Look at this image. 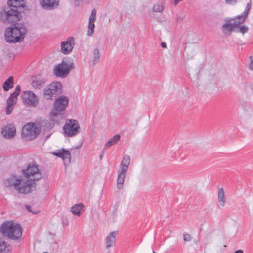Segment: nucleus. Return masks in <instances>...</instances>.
I'll return each mask as SVG.
<instances>
[{
	"instance_id": "1",
	"label": "nucleus",
	"mask_w": 253,
	"mask_h": 253,
	"mask_svg": "<svg viewBox=\"0 0 253 253\" xmlns=\"http://www.w3.org/2000/svg\"><path fill=\"white\" fill-rule=\"evenodd\" d=\"M7 4L8 7L5 8L0 13L1 19L9 23L18 21L19 20V9L23 7L22 1L20 0H8Z\"/></svg>"
},
{
	"instance_id": "2",
	"label": "nucleus",
	"mask_w": 253,
	"mask_h": 253,
	"mask_svg": "<svg viewBox=\"0 0 253 253\" xmlns=\"http://www.w3.org/2000/svg\"><path fill=\"white\" fill-rule=\"evenodd\" d=\"M4 184L6 187H14L19 192L22 194H28L33 191L34 185L27 181L23 180L22 177L17 178L12 176L5 180Z\"/></svg>"
},
{
	"instance_id": "3",
	"label": "nucleus",
	"mask_w": 253,
	"mask_h": 253,
	"mask_svg": "<svg viewBox=\"0 0 253 253\" xmlns=\"http://www.w3.org/2000/svg\"><path fill=\"white\" fill-rule=\"evenodd\" d=\"M0 231L4 237L13 240H18L22 235V229L20 225L13 221L2 223L0 226Z\"/></svg>"
},
{
	"instance_id": "4",
	"label": "nucleus",
	"mask_w": 253,
	"mask_h": 253,
	"mask_svg": "<svg viewBox=\"0 0 253 253\" xmlns=\"http://www.w3.org/2000/svg\"><path fill=\"white\" fill-rule=\"evenodd\" d=\"M26 32V28L22 24L8 28L5 33V40L9 43L21 42L24 38Z\"/></svg>"
},
{
	"instance_id": "5",
	"label": "nucleus",
	"mask_w": 253,
	"mask_h": 253,
	"mask_svg": "<svg viewBox=\"0 0 253 253\" xmlns=\"http://www.w3.org/2000/svg\"><path fill=\"white\" fill-rule=\"evenodd\" d=\"M23 176V180L27 181L28 183L31 182L34 185L33 190L36 187V181L39 180L42 177V174L40 172L38 166L35 164H30L27 169L22 170Z\"/></svg>"
},
{
	"instance_id": "6",
	"label": "nucleus",
	"mask_w": 253,
	"mask_h": 253,
	"mask_svg": "<svg viewBox=\"0 0 253 253\" xmlns=\"http://www.w3.org/2000/svg\"><path fill=\"white\" fill-rule=\"evenodd\" d=\"M62 93V84L59 82H53L43 90V97L46 100H53Z\"/></svg>"
},
{
	"instance_id": "7",
	"label": "nucleus",
	"mask_w": 253,
	"mask_h": 253,
	"mask_svg": "<svg viewBox=\"0 0 253 253\" xmlns=\"http://www.w3.org/2000/svg\"><path fill=\"white\" fill-rule=\"evenodd\" d=\"M41 128L39 124L30 122L25 125L22 130V134L26 139L32 140L40 133Z\"/></svg>"
},
{
	"instance_id": "8",
	"label": "nucleus",
	"mask_w": 253,
	"mask_h": 253,
	"mask_svg": "<svg viewBox=\"0 0 253 253\" xmlns=\"http://www.w3.org/2000/svg\"><path fill=\"white\" fill-rule=\"evenodd\" d=\"M79 124L77 120L67 119L63 126V130L66 135L68 137H73L79 133Z\"/></svg>"
},
{
	"instance_id": "9",
	"label": "nucleus",
	"mask_w": 253,
	"mask_h": 253,
	"mask_svg": "<svg viewBox=\"0 0 253 253\" xmlns=\"http://www.w3.org/2000/svg\"><path fill=\"white\" fill-rule=\"evenodd\" d=\"M63 116L60 113L52 112L50 117L45 119L42 122V126L45 130H51L54 126L55 123L59 124L60 121L62 119Z\"/></svg>"
},
{
	"instance_id": "10",
	"label": "nucleus",
	"mask_w": 253,
	"mask_h": 253,
	"mask_svg": "<svg viewBox=\"0 0 253 253\" xmlns=\"http://www.w3.org/2000/svg\"><path fill=\"white\" fill-rule=\"evenodd\" d=\"M74 67V64L71 63L67 64L62 61L61 63L55 66L54 68V74L55 76L61 78L67 77L70 71Z\"/></svg>"
},
{
	"instance_id": "11",
	"label": "nucleus",
	"mask_w": 253,
	"mask_h": 253,
	"mask_svg": "<svg viewBox=\"0 0 253 253\" xmlns=\"http://www.w3.org/2000/svg\"><path fill=\"white\" fill-rule=\"evenodd\" d=\"M21 97L24 104L29 106H35L39 102L37 96L31 91H23Z\"/></svg>"
},
{
	"instance_id": "12",
	"label": "nucleus",
	"mask_w": 253,
	"mask_h": 253,
	"mask_svg": "<svg viewBox=\"0 0 253 253\" xmlns=\"http://www.w3.org/2000/svg\"><path fill=\"white\" fill-rule=\"evenodd\" d=\"M75 45V40L73 37H68L61 43V51L64 54L70 53Z\"/></svg>"
},
{
	"instance_id": "13",
	"label": "nucleus",
	"mask_w": 253,
	"mask_h": 253,
	"mask_svg": "<svg viewBox=\"0 0 253 253\" xmlns=\"http://www.w3.org/2000/svg\"><path fill=\"white\" fill-rule=\"evenodd\" d=\"M69 102L67 97L61 96L56 99L54 103V108L56 111H62L64 110L67 106Z\"/></svg>"
},
{
	"instance_id": "14",
	"label": "nucleus",
	"mask_w": 253,
	"mask_h": 253,
	"mask_svg": "<svg viewBox=\"0 0 253 253\" xmlns=\"http://www.w3.org/2000/svg\"><path fill=\"white\" fill-rule=\"evenodd\" d=\"M41 6L46 10L55 9L59 5V0H40Z\"/></svg>"
},
{
	"instance_id": "15",
	"label": "nucleus",
	"mask_w": 253,
	"mask_h": 253,
	"mask_svg": "<svg viewBox=\"0 0 253 253\" xmlns=\"http://www.w3.org/2000/svg\"><path fill=\"white\" fill-rule=\"evenodd\" d=\"M1 134L5 138L11 139L15 135V128L12 125L8 124L3 127Z\"/></svg>"
},
{
	"instance_id": "16",
	"label": "nucleus",
	"mask_w": 253,
	"mask_h": 253,
	"mask_svg": "<svg viewBox=\"0 0 253 253\" xmlns=\"http://www.w3.org/2000/svg\"><path fill=\"white\" fill-rule=\"evenodd\" d=\"M53 154L62 158L65 164H69L71 162V154L68 150L62 149L59 150L58 152H53Z\"/></svg>"
},
{
	"instance_id": "17",
	"label": "nucleus",
	"mask_w": 253,
	"mask_h": 253,
	"mask_svg": "<svg viewBox=\"0 0 253 253\" xmlns=\"http://www.w3.org/2000/svg\"><path fill=\"white\" fill-rule=\"evenodd\" d=\"M96 10L95 9H93L89 18L88 30L87 33V35L89 36H92L94 33V29L95 27L94 22L96 20Z\"/></svg>"
},
{
	"instance_id": "18",
	"label": "nucleus",
	"mask_w": 253,
	"mask_h": 253,
	"mask_svg": "<svg viewBox=\"0 0 253 253\" xmlns=\"http://www.w3.org/2000/svg\"><path fill=\"white\" fill-rule=\"evenodd\" d=\"M130 163V157L127 155H124L120 165V171L127 172Z\"/></svg>"
},
{
	"instance_id": "19",
	"label": "nucleus",
	"mask_w": 253,
	"mask_h": 253,
	"mask_svg": "<svg viewBox=\"0 0 253 253\" xmlns=\"http://www.w3.org/2000/svg\"><path fill=\"white\" fill-rule=\"evenodd\" d=\"M84 205L82 203L76 204L71 208L70 211L73 214L80 216L84 211Z\"/></svg>"
},
{
	"instance_id": "20",
	"label": "nucleus",
	"mask_w": 253,
	"mask_h": 253,
	"mask_svg": "<svg viewBox=\"0 0 253 253\" xmlns=\"http://www.w3.org/2000/svg\"><path fill=\"white\" fill-rule=\"evenodd\" d=\"M235 27L232 21L229 20L222 25V30L225 34H230Z\"/></svg>"
},
{
	"instance_id": "21",
	"label": "nucleus",
	"mask_w": 253,
	"mask_h": 253,
	"mask_svg": "<svg viewBox=\"0 0 253 253\" xmlns=\"http://www.w3.org/2000/svg\"><path fill=\"white\" fill-rule=\"evenodd\" d=\"M126 173V172L120 170L118 171V178L117 180V187L118 189H121L123 188Z\"/></svg>"
},
{
	"instance_id": "22",
	"label": "nucleus",
	"mask_w": 253,
	"mask_h": 253,
	"mask_svg": "<svg viewBox=\"0 0 253 253\" xmlns=\"http://www.w3.org/2000/svg\"><path fill=\"white\" fill-rule=\"evenodd\" d=\"M115 235L116 232H112L106 237V247L107 248L112 247L115 244L116 241Z\"/></svg>"
},
{
	"instance_id": "23",
	"label": "nucleus",
	"mask_w": 253,
	"mask_h": 253,
	"mask_svg": "<svg viewBox=\"0 0 253 253\" xmlns=\"http://www.w3.org/2000/svg\"><path fill=\"white\" fill-rule=\"evenodd\" d=\"M14 79L12 76L9 77L3 83V89L4 91H7L13 87Z\"/></svg>"
},
{
	"instance_id": "24",
	"label": "nucleus",
	"mask_w": 253,
	"mask_h": 253,
	"mask_svg": "<svg viewBox=\"0 0 253 253\" xmlns=\"http://www.w3.org/2000/svg\"><path fill=\"white\" fill-rule=\"evenodd\" d=\"M120 140V136L119 134H116L113 136V137L110 139L105 144L104 146V149H107L108 148L111 147L112 145H114L117 144Z\"/></svg>"
},
{
	"instance_id": "25",
	"label": "nucleus",
	"mask_w": 253,
	"mask_h": 253,
	"mask_svg": "<svg viewBox=\"0 0 253 253\" xmlns=\"http://www.w3.org/2000/svg\"><path fill=\"white\" fill-rule=\"evenodd\" d=\"M45 82V81L43 79H36L32 81L31 84L33 87L40 89L44 85Z\"/></svg>"
},
{
	"instance_id": "26",
	"label": "nucleus",
	"mask_w": 253,
	"mask_h": 253,
	"mask_svg": "<svg viewBox=\"0 0 253 253\" xmlns=\"http://www.w3.org/2000/svg\"><path fill=\"white\" fill-rule=\"evenodd\" d=\"M9 251V247L7 242L0 238V253H7Z\"/></svg>"
},
{
	"instance_id": "27",
	"label": "nucleus",
	"mask_w": 253,
	"mask_h": 253,
	"mask_svg": "<svg viewBox=\"0 0 253 253\" xmlns=\"http://www.w3.org/2000/svg\"><path fill=\"white\" fill-rule=\"evenodd\" d=\"M218 200L220 205L222 207H223L225 203V199L224 196V192L222 188H220L218 190Z\"/></svg>"
},
{
	"instance_id": "28",
	"label": "nucleus",
	"mask_w": 253,
	"mask_h": 253,
	"mask_svg": "<svg viewBox=\"0 0 253 253\" xmlns=\"http://www.w3.org/2000/svg\"><path fill=\"white\" fill-rule=\"evenodd\" d=\"M230 20L232 21L233 25L235 27H237L241 24L243 23L246 20V19H245V17H242L241 15H238L236 16L235 18H233Z\"/></svg>"
},
{
	"instance_id": "29",
	"label": "nucleus",
	"mask_w": 253,
	"mask_h": 253,
	"mask_svg": "<svg viewBox=\"0 0 253 253\" xmlns=\"http://www.w3.org/2000/svg\"><path fill=\"white\" fill-rule=\"evenodd\" d=\"M92 53H93L92 63H93V64L94 65L96 63H97L98 62H99L100 58V54L98 49H97V48L94 49L92 51Z\"/></svg>"
},
{
	"instance_id": "30",
	"label": "nucleus",
	"mask_w": 253,
	"mask_h": 253,
	"mask_svg": "<svg viewBox=\"0 0 253 253\" xmlns=\"http://www.w3.org/2000/svg\"><path fill=\"white\" fill-rule=\"evenodd\" d=\"M164 6L162 4H156L153 6V10L155 12H161L164 10Z\"/></svg>"
},
{
	"instance_id": "31",
	"label": "nucleus",
	"mask_w": 253,
	"mask_h": 253,
	"mask_svg": "<svg viewBox=\"0 0 253 253\" xmlns=\"http://www.w3.org/2000/svg\"><path fill=\"white\" fill-rule=\"evenodd\" d=\"M248 31V28L245 25H242L238 28L237 31L243 34L247 32Z\"/></svg>"
},
{
	"instance_id": "32",
	"label": "nucleus",
	"mask_w": 253,
	"mask_h": 253,
	"mask_svg": "<svg viewBox=\"0 0 253 253\" xmlns=\"http://www.w3.org/2000/svg\"><path fill=\"white\" fill-rule=\"evenodd\" d=\"M15 98L9 97L7 100V104H9V106H13L16 103L17 100H15Z\"/></svg>"
},
{
	"instance_id": "33",
	"label": "nucleus",
	"mask_w": 253,
	"mask_h": 253,
	"mask_svg": "<svg viewBox=\"0 0 253 253\" xmlns=\"http://www.w3.org/2000/svg\"><path fill=\"white\" fill-rule=\"evenodd\" d=\"M192 237L189 234L186 233L183 234V240L185 242L190 241Z\"/></svg>"
},
{
	"instance_id": "34",
	"label": "nucleus",
	"mask_w": 253,
	"mask_h": 253,
	"mask_svg": "<svg viewBox=\"0 0 253 253\" xmlns=\"http://www.w3.org/2000/svg\"><path fill=\"white\" fill-rule=\"evenodd\" d=\"M13 110V106H9V104H7L6 113L7 114H10Z\"/></svg>"
},
{
	"instance_id": "35",
	"label": "nucleus",
	"mask_w": 253,
	"mask_h": 253,
	"mask_svg": "<svg viewBox=\"0 0 253 253\" xmlns=\"http://www.w3.org/2000/svg\"><path fill=\"white\" fill-rule=\"evenodd\" d=\"M250 64L249 65V68L251 70L253 71V57L251 56L250 58Z\"/></svg>"
},
{
	"instance_id": "36",
	"label": "nucleus",
	"mask_w": 253,
	"mask_h": 253,
	"mask_svg": "<svg viewBox=\"0 0 253 253\" xmlns=\"http://www.w3.org/2000/svg\"><path fill=\"white\" fill-rule=\"evenodd\" d=\"M19 93L14 91L13 93L10 94V97L15 98V100H17V96L19 95Z\"/></svg>"
},
{
	"instance_id": "37",
	"label": "nucleus",
	"mask_w": 253,
	"mask_h": 253,
	"mask_svg": "<svg viewBox=\"0 0 253 253\" xmlns=\"http://www.w3.org/2000/svg\"><path fill=\"white\" fill-rule=\"evenodd\" d=\"M26 208L27 209V210H28V211L30 212H32V213L33 214H37V213L39 212V211H35V212H34L32 210V208L30 206H29V205H26Z\"/></svg>"
},
{
	"instance_id": "38",
	"label": "nucleus",
	"mask_w": 253,
	"mask_h": 253,
	"mask_svg": "<svg viewBox=\"0 0 253 253\" xmlns=\"http://www.w3.org/2000/svg\"><path fill=\"white\" fill-rule=\"evenodd\" d=\"M249 10H250L246 8L244 11L243 12V14L241 15V16H242V17H245V19H246V17L248 15Z\"/></svg>"
},
{
	"instance_id": "39",
	"label": "nucleus",
	"mask_w": 253,
	"mask_h": 253,
	"mask_svg": "<svg viewBox=\"0 0 253 253\" xmlns=\"http://www.w3.org/2000/svg\"><path fill=\"white\" fill-rule=\"evenodd\" d=\"M227 3L228 4H234L237 2L236 0H225Z\"/></svg>"
},
{
	"instance_id": "40",
	"label": "nucleus",
	"mask_w": 253,
	"mask_h": 253,
	"mask_svg": "<svg viewBox=\"0 0 253 253\" xmlns=\"http://www.w3.org/2000/svg\"><path fill=\"white\" fill-rule=\"evenodd\" d=\"M14 91L20 93V92L21 91V87H20V85L16 86V87H15V90Z\"/></svg>"
},
{
	"instance_id": "41",
	"label": "nucleus",
	"mask_w": 253,
	"mask_h": 253,
	"mask_svg": "<svg viewBox=\"0 0 253 253\" xmlns=\"http://www.w3.org/2000/svg\"><path fill=\"white\" fill-rule=\"evenodd\" d=\"M161 46L163 47V48H166L167 47V44L165 42H163L161 43Z\"/></svg>"
},
{
	"instance_id": "42",
	"label": "nucleus",
	"mask_w": 253,
	"mask_h": 253,
	"mask_svg": "<svg viewBox=\"0 0 253 253\" xmlns=\"http://www.w3.org/2000/svg\"><path fill=\"white\" fill-rule=\"evenodd\" d=\"M234 253H243V251L242 250H238L236 251Z\"/></svg>"
},
{
	"instance_id": "43",
	"label": "nucleus",
	"mask_w": 253,
	"mask_h": 253,
	"mask_svg": "<svg viewBox=\"0 0 253 253\" xmlns=\"http://www.w3.org/2000/svg\"><path fill=\"white\" fill-rule=\"evenodd\" d=\"M251 4L248 3L246 8L250 10L251 9Z\"/></svg>"
},
{
	"instance_id": "44",
	"label": "nucleus",
	"mask_w": 253,
	"mask_h": 253,
	"mask_svg": "<svg viewBox=\"0 0 253 253\" xmlns=\"http://www.w3.org/2000/svg\"><path fill=\"white\" fill-rule=\"evenodd\" d=\"M102 157V155H101H101H100L99 157H100V159H101Z\"/></svg>"
},
{
	"instance_id": "45",
	"label": "nucleus",
	"mask_w": 253,
	"mask_h": 253,
	"mask_svg": "<svg viewBox=\"0 0 253 253\" xmlns=\"http://www.w3.org/2000/svg\"><path fill=\"white\" fill-rule=\"evenodd\" d=\"M153 253H156V252H155L154 251H153Z\"/></svg>"
}]
</instances>
